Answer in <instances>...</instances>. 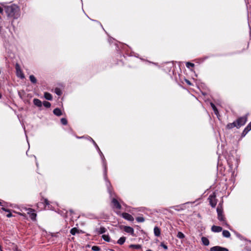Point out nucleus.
I'll use <instances>...</instances> for the list:
<instances>
[{
	"label": "nucleus",
	"mask_w": 251,
	"mask_h": 251,
	"mask_svg": "<svg viewBox=\"0 0 251 251\" xmlns=\"http://www.w3.org/2000/svg\"><path fill=\"white\" fill-rule=\"evenodd\" d=\"M234 127H236L237 128V125L236 121H235L232 123H229L226 126L227 128H228V129H231Z\"/></svg>",
	"instance_id": "4468645a"
},
{
	"label": "nucleus",
	"mask_w": 251,
	"mask_h": 251,
	"mask_svg": "<svg viewBox=\"0 0 251 251\" xmlns=\"http://www.w3.org/2000/svg\"><path fill=\"white\" fill-rule=\"evenodd\" d=\"M123 217L129 221H133L134 220V218L129 214L127 213H123L122 214Z\"/></svg>",
	"instance_id": "6e6552de"
},
{
	"label": "nucleus",
	"mask_w": 251,
	"mask_h": 251,
	"mask_svg": "<svg viewBox=\"0 0 251 251\" xmlns=\"http://www.w3.org/2000/svg\"><path fill=\"white\" fill-rule=\"evenodd\" d=\"M248 115V114H247L243 117H240L236 121L238 128L246 124L247 121Z\"/></svg>",
	"instance_id": "7ed1b4c3"
},
{
	"label": "nucleus",
	"mask_w": 251,
	"mask_h": 251,
	"mask_svg": "<svg viewBox=\"0 0 251 251\" xmlns=\"http://www.w3.org/2000/svg\"><path fill=\"white\" fill-rule=\"evenodd\" d=\"M55 92L57 95H59V96L61 95V92L60 90L58 88L55 89Z\"/></svg>",
	"instance_id": "7c9ffc66"
},
{
	"label": "nucleus",
	"mask_w": 251,
	"mask_h": 251,
	"mask_svg": "<svg viewBox=\"0 0 251 251\" xmlns=\"http://www.w3.org/2000/svg\"><path fill=\"white\" fill-rule=\"evenodd\" d=\"M147 251H152L151 250H148Z\"/></svg>",
	"instance_id": "37998d69"
},
{
	"label": "nucleus",
	"mask_w": 251,
	"mask_h": 251,
	"mask_svg": "<svg viewBox=\"0 0 251 251\" xmlns=\"http://www.w3.org/2000/svg\"><path fill=\"white\" fill-rule=\"evenodd\" d=\"M103 165H104V177L106 178V165L104 164Z\"/></svg>",
	"instance_id": "f704fd0d"
},
{
	"label": "nucleus",
	"mask_w": 251,
	"mask_h": 251,
	"mask_svg": "<svg viewBox=\"0 0 251 251\" xmlns=\"http://www.w3.org/2000/svg\"><path fill=\"white\" fill-rule=\"evenodd\" d=\"M16 70L17 76L21 78H24L25 77L22 71L20 68V66L18 64H16Z\"/></svg>",
	"instance_id": "39448f33"
},
{
	"label": "nucleus",
	"mask_w": 251,
	"mask_h": 251,
	"mask_svg": "<svg viewBox=\"0 0 251 251\" xmlns=\"http://www.w3.org/2000/svg\"><path fill=\"white\" fill-rule=\"evenodd\" d=\"M2 11H3L2 8L0 7V13H2Z\"/></svg>",
	"instance_id": "ea45409f"
},
{
	"label": "nucleus",
	"mask_w": 251,
	"mask_h": 251,
	"mask_svg": "<svg viewBox=\"0 0 251 251\" xmlns=\"http://www.w3.org/2000/svg\"><path fill=\"white\" fill-rule=\"evenodd\" d=\"M177 237L179 239H183L184 238V234L181 232H178L177 234Z\"/></svg>",
	"instance_id": "a878e982"
},
{
	"label": "nucleus",
	"mask_w": 251,
	"mask_h": 251,
	"mask_svg": "<svg viewBox=\"0 0 251 251\" xmlns=\"http://www.w3.org/2000/svg\"><path fill=\"white\" fill-rule=\"evenodd\" d=\"M43 104L44 105V106L45 107H46L47 108H49L51 105L50 102L47 101H44L43 103Z\"/></svg>",
	"instance_id": "bb28decb"
},
{
	"label": "nucleus",
	"mask_w": 251,
	"mask_h": 251,
	"mask_svg": "<svg viewBox=\"0 0 251 251\" xmlns=\"http://www.w3.org/2000/svg\"><path fill=\"white\" fill-rule=\"evenodd\" d=\"M54 115L60 116L62 115V112L59 108H56L53 110V111Z\"/></svg>",
	"instance_id": "2eb2a0df"
},
{
	"label": "nucleus",
	"mask_w": 251,
	"mask_h": 251,
	"mask_svg": "<svg viewBox=\"0 0 251 251\" xmlns=\"http://www.w3.org/2000/svg\"><path fill=\"white\" fill-rule=\"evenodd\" d=\"M160 246L165 250H167L168 249V247L167 246V245L164 244L163 243H161Z\"/></svg>",
	"instance_id": "72a5a7b5"
},
{
	"label": "nucleus",
	"mask_w": 251,
	"mask_h": 251,
	"mask_svg": "<svg viewBox=\"0 0 251 251\" xmlns=\"http://www.w3.org/2000/svg\"><path fill=\"white\" fill-rule=\"evenodd\" d=\"M29 79L30 81L33 83H36L37 82L36 78L33 75H30L29 76Z\"/></svg>",
	"instance_id": "b1692460"
},
{
	"label": "nucleus",
	"mask_w": 251,
	"mask_h": 251,
	"mask_svg": "<svg viewBox=\"0 0 251 251\" xmlns=\"http://www.w3.org/2000/svg\"><path fill=\"white\" fill-rule=\"evenodd\" d=\"M217 212L218 214V219L220 221L223 222V224L227 225L225 218L223 214V211L222 206L219 204L217 208Z\"/></svg>",
	"instance_id": "f03ea898"
},
{
	"label": "nucleus",
	"mask_w": 251,
	"mask_h": 251,
	"mask_svg": "<svg viewBox=\"0 0 251 251\" xmlns=\"http://www.w3.org/2000/svg\"><path fill=\"white\" fill-rule=\"evenodd\" d=\"M45 203L46 205H49V201L47 200V199H45Z\"/></svg>",
	"instance_id": "e433bc0d"
},
{
	"label": "nucleus",
	"mask_w": 251,
	"mask_h": 251,
	"mask_svg": "<svg viewBox=\"0 0 251 251\" xmlns=\"http://www.w3.org/2000/svg\"><path fill=\"white\" fill-rule=\"evenodd\" d=\"M129 247L130 248H133V249H140L141 248V245L131 244V245H129Z\"/></svg>",
	"instance_id": "4be33fe9"
},
{
	"label": "nucleus",
	"mask_w": 251,
	"mask_h": 251,
	"mask_svg": "<svg viewBox=\"0 0 251 251\" xmlns=\"http://www.w3.org/2000/svg\"><path fill=\"white\" fill-rule=\"evenodd\" d=\"M79 230L76 227H74L72 228L70 230V233L74 235H75L76 233H79Z\"/></svg>",
	"instance_id": "6ab92c4d"
},
{
	"label": "nucleus",
	"mask_w": 251,
	"mask_h": 251,
	"mask_svg": "<svg viewBox=\"0 0 251 251\" xmlns=\"http://www.w3.org/2000/svg\"><path fill=\"white\" fill-rule=\"evenodd\" d=\"M210 251H228V250L226 248L217 246L212 247Z\"/></svg>",
	"instance_id": "423d86ee"
},
{
	"label": "nucleus",
	"mask_w": 251,
	"mask_h": 251,
	"mask_svg": "<svg viewBox=\"0 0 251 251\" xmlns=\"http://www.w3.org/2000/svg\"><path fill=\"white\" fill-rule=\"evenodd\" d=\"M44 97L46 99L50 100H51L52 99L51 95L48 92H45L44 93Z\"/></svg>",
	"instance_id": "a211bd4d"
},
{
	"label": "nucleus",
	"mask_w": 251,
	"mask_h": 251,
	"mask_svg": "<svg viewBox=\"0 0 251 251\" xmlns=\"http://www.w3.org/2000/svg\"><path fill=\"white\" fill-rule=\"evenodd\" d=\"M1 97V95L0 94V98Z\"/></svg>",
	"instance_id": "c03bdc74"
},
{
	"label": "nucleus",
	"mask_w": 251,
	"mask_h": 251,
	"mask_svg": "<svg viewBox=\"0 0 251 251\" xmlns=\"http://www.w3.org/2000/svg\"><path fill=\"white\" fill-rule=\"evenodd\" d=\"M61 122L63 125H66L67 124V120L65 118H62L61 119Z\"/></svg>",
	"instance_id": "c756f323"
},
{
	"label": "nucleus",
	"mask_w": 251,
	"mask_h": 251,
	"mask_svg": "<svg viewBox=\"0 0 251 251\" xmlns=\"http://www.w3.org/2000/svg\"><path fill=\"white\" fill-rule=\"evenodd\" d=\"M102 239L106 241V242H110V238L108 235H102Z\"/></svg>",
	"instance_id": "5701e85b"
},
{
	"label": "nucleus",
	"mask_w": 251,
	"mask_h": 251,
	"mask_svg": "<svg viewBox=\"0 0 251 251\" xmlns=\"http://www.w3.org/2000/svg\"><path fill=\"white\" fill-rule=\"evenodd\" d=\"M0 205H1V202H0Z\"/></svg>",
	"instance_id": "49530a36"
},
{
	"label": "nucleus",
	"mask_w": 251,
	"mask_h": 251,
	"mask_svg": "<svg viewBox=\"0 0 251 251\" xmlns=\"http://www.w3.org/2000/svg\"><path fill=\"white\" fill-rule=\"evenodd\" d=\"M138 222H143L145 221V219L143 217H138L136 219Z\"/></svg>",
	"instance_id": "cd10ccee"
},
{
	"label": "nucleus",
	"mask_w": 251,
	"mask_h": 251,
	"mask_svg": "<svg viewBox=\"0 0 251 251\" xmlns=\"http://www.w3.org/2000/svg\"><path fill=\"white\" fill-rule=\"evenodd\" d=\"M0 251H3L2 250V248H1L0 245Z\"/></svg>",
	"instance_id": "a19ab883"
},
{
	"label": "nucleus",
	"mask_w": 251,
	"mask_h": 251,
	"mask_svg": "<svg viewBox=\"0 0 251 251\" xmlns=\"http://www.w3.org/2000/svg\"><path fill=\"white\" fill-rule=\"evenodd\" d=\"M92 249L94 251H99L100 250V248L98 246H93L92 247Z\"/></svg>",
	"instance_id": "473e14b6"
},
{
	"label": "nucleus",
	"mask_w": 251,
	"mask_h": 251,
	"mask_svg": "<svg viewBox=\"0 0 251 251\" xmlns=\"http://www.w3.org/2000/svg\"><path fill=\"white\" fill-rule=\"evenodd\" d=\"M126 239L125 237H122L118 240L117 243L119 245H123L125 242Z\"/></svg>",
	"instance_id": "412c9836"
},
{
	"label": "nucleus",
	"mask_w": 251,
	"mask_h": 251,
	"mask_svg": "<svg viewBox=\"0 0 251 251\" xmlns=\"http://www.w3.org/2000/svg\"><path fill=\"white\" fill-rule=\"evenodd\" d=\"M249 131H250V130L249 129V128H248L247 127H246L244 129V131H243V133H242V134H243L244 135H246V134H247V133Z\"/></svg>",
	"instance_id": "2f4dec72"
},
{
	"label": "nucleus",
	"mask_w": 251,
	"mask_h": 251,
	"mask_svg": "<svg viewBox=\"0 0 251 251\" xmlns=\"http://www.w3.org/2000/svg\"><path fill=\"white\" fill-rule=\"evenodd\" d=\"M186 66L188 68H190V67H193L194 66V64L190 63V62H186Z\"/></svg>",
	"instance_id": "c85d7f7f"
},
{
	"label": "nucleus",
	"mask_w": 251,
	"mask_h": 251,
	"mask_svg": "<svg viewBox=\"0 0 251 251\" xmlns=\"http://www.w3.org/2000/svg\"><path fill=\"white\" fill-rule=\"evenodd\" d=\"M187 82L188 83V84H190L189 81H187Z\"/></svg>",
	"instance_id": "79ce46f5"
},
{
	"label": "nucleus",
	"mask_w": 251,
	"mask_h": 251,
	"mask_svg": "<svg viewBox=\"0 0 251 251\" xmlns=\"http://www.w3.org/2000/svg\"><path fill=\"white\" fill-rule=\"evenodd\" d=\"M94 145L97 147V148L98 149V150L100 151V149L99 148L98 146H97V145L96 144V143H95V142L92 139Z\"/></svg>",
	"instance_id": "4c0bfd02"
},
{
	"label": "nucleus",
	"mask_w": 251,
	"mask_h": 251,
	"mask_svg": "<svg viewBox=\"0 0 251 251\" xmlns=\"http://www.w3.org/2000/svg\"><path fill=\"white\" fill-rule=\"evenodd\" d=\"M12 216V214L11 213H9L7 215V217H10Z\"/></svg>",
	"instance_id": "58836bf2"
},
{
	"label": "nucleus",
	"mask_w": 251,
	"mask_h": 251,
	"mask_svg": "<svg viewBox=\"0 0 251 251\" xmlns=\"http://www.w3.org/2000/svg\"><path fill=\"white\" fill-rule=\"evenodd\" d=\"M106 231V229L104 227L101 226L99 228H96L95 232L97 234H100L105 233Z\"/></svg>",
	"instance_id": "9d476101"
},
{
	"label": "nucleus",
	"mask_w": 251,
	"mask_h": 251,
	"mask_svg": "<svg viewBox=\"0 0 251 251\" xmlns=\"http://www.w3.org/2000/svg\"><path fill=\"white\" fill-rule=\"evenodd\" d=\"M211 230L214 232H220L222 230V228L219 226H213L211 227Z\"/></svg>",
	"instance_id": "9b49d317"
},
{
	"label": "nucleus",
	"mask_w": 251,
	"mask_h": 251,
	"mask_svg": "<svg viewBox=\"0 0 251 251\" xmlns=\"http://www.w3.org/2000/svg\"><path fill=\"white\" fill-rule=\"evenodd\" d=\"M210 204L212 207H215L217 204V200L216 199V195L215 193L209 196V198Z\"/></svg>",
	"instance_id": "20e7f679"
},
{
	"label": "nucleus",
	"mask_w": 251,
	"mask_h": 251,
	"mask_svg": "<svg viewBox=\"0 0 251 251\" xmlns=\"http://www.w3.org/2000/svg\"><path fill=\"white\" fill-rule=\"evenodd\" d=\"M27 214L29 215L30 218L34 221L36 220V214L35 213L34 210L32 209H29Z\"/></svg>",
	"instance_id": "0eeeda50"
},
{
	"label": "nucleus",
	"mask_w": 251,
	"mask_h": 251,
	"mask_svg": "<svg viewBox=\"0 0 251 251\" xmlns=\"http://www.w3.org/2000/svg\"><path fill=\"white\" fill-rule=\"evenodd\" d=\"M112 203H113L114 206L117 209H120L121 208V205L116 199H113Z\"/></svg>",
	"instance_id": "f8f14e48"
},
{
	"label": "nucleus",
	"mask_w": 251,
	"mask_h": 251,
	"mask_svg": "<svg viewBox=\"0 0 251 251\" xmlns=\"http://www.w3.org/2000/svg\"><path fill=\"white\" fill-rule=\"evenodd\" d=\"M34 104L38 107H41L42 105V103L41 101L37 99H34L33 100Z\"/></svg>",
	"instance_id": "ddd939ff"
},
{
	"label": "nucleus",
	"mask_w": 251,
	"mask_h": 251,
	"mask_svg": "<svg viewBox=\"0 0 251 251\" xmlns=\"http://www.w3.org/2000/svg\"><path fill=\"white\" fill-rule=\"evenodd\" d=\"M100 151V154H102V152H101Z\"/></svg>",
	"instance_id": "a18cd8bd"
},
{
	"label": "nucleus",
	"mask_w": 251,
	"mask_h": 251,
	"mask_svg": "<svg viewBox=\"0 0 251 251\" xmlns=\"http://www.w3.org/2000/svg\"><path fill=\"white\" fill-rule=\"evenodd\" d=\"M5 12L8 16L17 18L19 16V8L16 5H12L5 7Z\"/></svg>",
	"instance_id": "f257e3e1"
},
{
	"label": "nucleus",
	"mask_w": 251,
	"mask_h": 251,
	"mask_svg": "<svg viewBox=\"0 0 251 251\" xmlns=\"http://www.w3.org/2000/svg\"><path fill=\"white\" fill-rule=\"evenodd\" d=\"M222 234L224 237L228 238L230 236V233L228 230H224L223 231Z\"/></svg>",
	"instance_id": "aec40b11"
},
{
	"label": "nucleus",
	"mask_w": 251,
	"mask_h": 251,
	"mask_svg": "<svg viewBox=\"0 0 251 251\" xmlns=\"http://www.w3.org/2000/svg\"><path fill=\"white\" fill-rule=\"evenodd\" d=\"M201 241L204 246H208L209 244V240L206 237H202L201 238Z\"/></svg>",
	"instance_id": "f3484780"
},
{
	"label": "nucleus",
	"mask_w": 251,
	"mask_h": 251,
	"mask_svg": "<svg viewBox=\"0 0 251 251\" xmlns=\"http://www.w3.org/2000/svg\"><path fill=\"white\" fill-rule=\"evenodd\" d=\"M154 234L156 236H159L160 235V229L157 226L154 228Z\"/></svg>",
	"instance_id": "dca6fc26"
},
{
	"label": "nucleus",
	"mask_w": 251,
	"mask_h": 251,
	"mask_svg": "<svg viewBox=\"0 0 251 251\" xmlns=\"http://www.w3.org/2000/svg\"><path fill=\"white\" fill-rule=\"evenodd\" d=\"M210 105H211L213 110H214L215 114L216 115H218V109H217V108L215 106V105L213 103H212V102L210 103Z\"/></svg>",
	"instance_id": "393cba45"
},
{
	"label": "nucleus",
	"mask_w": 251,
	"mask_h": 251,
	"mask_svg": "<svg viewBox=\"0 0 251 251\" xmlns=\"http://www.w3.org/2000/svg\"><path fill=\"white\" fill-rule=\"evenodd\" d=\"M124 231L127 233L131 234L132 235H134V229L128 226H125L124 227Z\"/></svg>",
	"instance_id": "1a4fd4ad"
},
{
	"label": "nucleus",
	"mask_w": 251,
	"mask_h": 251,
	"mask_svg": "<svg viewBox=\"0 0 251 251\" xmlns=\"http://www.w3.org/2000/svg\"><path fill=\"white\" fill-rule=\"evenodd\" d=\"M247 127L249 128L250 130H251V122L250 123V124L247 126Z\"/></svg>",
	"instance_id": "c9c22d12"
}]
</instances>
